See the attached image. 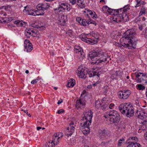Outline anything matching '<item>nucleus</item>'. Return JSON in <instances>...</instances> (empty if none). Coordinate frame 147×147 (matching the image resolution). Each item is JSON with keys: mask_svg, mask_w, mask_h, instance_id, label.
Masks as SVG:
<instances>
[{"mask_svg": "<svg viewBox=\"0 0 147 147\" xmlns=\"http://www.w3.org/2000/svg\"><path fill=\"white\" fill-rule=\"evenodd\" d=\"M129 140H132V141L135 140L136 141L138 139L136 137H132L129 138Z\"/></svg>", "mask_w": 147, "mask_h": 147, "instance_id": "nucleus-44", "label": "nucleus"}, {"mask_svg": "<svg viewBox=\"0 0 147 147\" xmlns=\"http://www.w3.org/2000/svg\"><path fill=\"white\" fill-rule=\"evenodd\" d=\"M63 102V100L61 99L60 100H59L58 101L57 104L59 105L61 103Z\"/></svg>", "mask_w": 147, "mask_h": 147, "instance_id": "nucleus-55", "label": "nucleus"}, {"mask_svg": "<svg viewBox=\"0 0 147 147\" xmlns=\"http://www.w3.org/2000/svg\"><path fill=\"white\" fill-rule=\"evenodd\" d=\"M70 9V8L68 7L67 3L60 2L59 3V7L57 8L54 9V10L55 11H57L58 12H60V11H65V10H67L68 11Z\"/></svg>", "mask_w": 147, "mask_h": 147, "instance_id": "nucleus-7", "label": "nucleus"}, {"mask_svg": "<svg viewBox=\"0 0 147 147\" xmlns=\"http://www.w3.org/2000/svg\"><path fill=\"white\" fill-rule=\"evenodd\" d=\"M32 29V28H31V32L34 34L35 33V31L34 30H33Z\"/></svg>", "mask_w": 147, "mask_h": 147, "instance_id": "nucleus-64", "label": "nucleus"}, {"mask_svg": "<svg viewBox=\"0 0 147 147\" xmlns=\"http://www.w3.org/2000/svg\"><path fill=\"white\" fill-rule=\"evenodd\" d=\"M114 106L115 105L113 103H111L109 105V106H108V107L110 109H113V107H114Z\"/></svg>", "mask_w": 147, "mask_h": 147, "instance_id": "nucleus-49", "label": "nucleus"}, {"mask_svg": "<svg viewBox=\"0 0 147 147\" xmlns=\"http://www.w3.org/2000/svg\"><path fill=\"white\" fill-rule=\"evenodd\" d=\"M113 18L114 21L117 23L122 21L123 22H125L129 20L128 16L125 13L123 14L122 13H116Z\"/></svg>", "mask_w": 147, "mask_h": 147, "instance_id": "nucleus-6", "label": "nucleus"}, {"mask_svg": "<svg viewBox=\"0 0 147 147\" xmlns=\"http://www.w3.org/2000/svg\"><path fill=\"white\" fill-rule=\"evenodd\" d=\"M58 136V134L57 133L55 134L53 136V137H54L55 138H56Z\"/></svg>", "mask_w": 147, "mask_h": 147, "instance_id": "nucleus-58", "label": "nucleus"}, {"mask_svg": "<svg viewBox=\"0 0 147 147\" xmlns=\"http://www.w3.org/2000/svg\"><path fill=\"white\" fill-rule=\"evenodd\" d=\"M31 26L32 27L35 28H40V29L41 30V28H42L43 30H44L45 29V27H43L42 26L41 27H39V26H38L37 25H35L34 24H31Z\"/></svg>", "mask_w": 147, "mask_h": 147, "instance_id": "nucleus-35", "label": "nucleus"}, {"mask_svg": "<svg viewBox=\"0 0 147 147\" xmlns=\"http://www.w3.org/2000/svg\"><path fill=\"white\" fill-rule=\"evenodd\" d=\"M4 19H5V20H6V22H10L13 20V18L12 17L8 18H5Z\"/></svg>", "mask_w": 147, "mask_h": 147, "instance_id": "nucleus-42", "label": "nucleus"}, {"mask_svg": "<svg viewBox=\"0 0 147 147\" xmlns=\"http://www.w3.org/2000/svg\"><path fill=\"white\" fill-rule=\"evenodd\" d=\"M91 124V122H89V123H87L86 122H84V123L82 125V123H81V127L80 129L83 133L85 135L89 133L90 131L89 126Z\"/></svg>", "mask_w": 147, "mask_h": 147, "instance_id": "nucleus-8", "label": "nucleus"}, {"mask_svg": "<svg viewBox=\"0 0 147 147\" xmlns=\"http://www.w3.org/2000/svg\"><path fill=\"white\" fill-rule=\"evenodd\" d=\"M124 36L121 38L120 40L121 43H116V45L121 48H123L122 47H130L135 49L137 44L138 39L136 36V34L134 29H130L127 30L125 32Z\"/></svg>", "mask_w": 147, "mask_h": 147, "instance_id": "nucleus-1", "label": "nucleus"}, {"mask_svg": "<svg viewBox=\"0 0 147 147\" xmlns=\"http://www.w3.org/2000/svg\"><path fill=\"white\" fill-rule=\"evenodd\" d=\"M122 74V71L120 70H117L116 71L115 74H113L114 75L113 76H120Z\"/></svg>", "mask_w": 147, "mask_h": 147, "instance_id": "nucleus-30", "label": "nucleus"}, {"mask_svg": "<svg viewBox=\"0 0 147 147\" xmlns=\"http://www.w3.org/2000/svg\"><path fill=\"white\" fill-rule=\"evenodd\" d=\"M56 138H55L54 137H53V140L52 141V143H53V145H55V139Z\"/></svg>", "mask_w": 147, "mask_h": 147, "instance_id": "nucleus-53", "label": "nucleus"}, {"mask_svg": "<svg viewBox=\"0 0 147 147\" xmlns=\"http://www.w3.org/2000/svg\"><path fill=\"white\" fill-rule=\"evenodd\" d=\"M25 34L28 38H29L31 35L32 36H34L33 34H31V32H25Z\"/></svg>", "mask_w": 147, "mask_h": 147, "instance_id": "nucleus-37", "label": "nucleus"}, {"mask_svg": "<svg viewBox=\"0 0 147 147\" xmlns=\"http://www.w3.org/2000/svg\"><path fill=\"white\" fill-rule=\"evenodd\" d=\"M124 139L123 138H122L119 140L118 143V146H120L121 145V144L122 143V141H124Z\"/></svg>", "mask_w": 147, "mask_h": 147, "instance_id": "nucleus-41", "label": "nucleus"}, {"mask_svg": "<svg viewBox=\"0 0 147 147\" xmlns=\"http://www.w3.org/2000/svg\"><path fill=\"white\" fill-rule=\"evenodd\" d=\"M144 136L145 139L147 140V131L146 133L144 134Z\"/></svg>", "mask_w": 147, "mask_h": 147, "instance_id": "nucleus-57", "label": "nucleus"}, {"mask_svg": "<svg viewBox=\"0 0 147 147\" xmlns=\"http://www.w3.org/2000/svg\"><path fill=\"white\" fill-rule=\"evenodd\" d=\"M142 122L143 125H146L147 124V121H146L145 120L144 121H143V122Z\"/></svg>", "mask_w": 147, "mask_h": 147, "instance_id": "nucleus-56", "label": "nucleus"}, {"mask_svg": "<svg viewBox=\"0 0 147 147\" xmlns=\"http://www.w3.org/2000/svg\"><path fill=\"white\" fill-rule=\"evenodd\" d=\"M70 2L72 5H74L76 3V0H69Z\"/></svg>", "mask_w": 147, "mask_h": 147, "instance_id": "nucleus-45", "label": "nucleus"}, {"mask_svg": "<svg viewBox=\"0 0 147 147\" xmlns=\"http://www.w3.org/2000/svg\"><path fill=\"white\" fill-rule=\"evenodd\" d=\"M129 144L127 147H141V145L138 143L135 142H128Z\"/></svg>", "mask_w": 147, "mask_h": 147, "instance_id": "nucleus-22", "label": "nucleus"}, {"mask_svg": "<svg viewBox=\"0 0 147 147\" xmlns=\"http://www.w3.org/2000/svg\"><path fill=\"white\" fill-rule=\"evenodd\" d=\"M75 80L72 78L69 80L66 86L68 87H73L75 85Z\"/></svg>", "mask_w": 147, "mask_h": 147, "instance_id": "nucleus-25", "label": "nucleus"}, {"mask_svg": "<svg viewBox=\"0 0 147 147\" xmlns=\"http://www.w3.org/2000/svg\"><path fill=\"white\" fill-rule=\"evenodd\" d=\"M145 2L142 1H137V4L135 6V7H139L140 6L141 4H145Z\"/></svg>", "mask_w": 147, "mask_h": 147, "instance_id": "nucleus-34", "label": "nucleus"}, {"mask_svg": "<svg viewBox=\"0 0 147 147\" xmlns=\"http://www.w3.org/2000/svg\"><path fill=\"white\" fill-rule=\"evenodd\" d=\"M120 112L123 114H125L127 117H130L134 115V108L131 105L127 103L121 104L119 107Z\"/></svg>", "mask_w": 147, "mask_h": 147, "instance_id": "nucleus-3", "label": "nucleus"}, {"mask_svg": "<svg viewBox=\"0 0 147 147\" xmlns=\"http://www.w3.org/2000/svg\"><path fill=\"white\" fill-rule=\"evenodd\" d=\"M99 135L100 139L105 140L110 136V132L105 129L100 130L99 131Z\"/></svg>", "mask_w": 147, "mask_h": 147, "instance_id": "nucleus-11", "label": "nucleus"}, {"mask_svg": "<svg viewBox=\"0 0 147 147\" xmlns=\"http://www.w3.org/2000/svg\"><path fill=\"white\" fill-rule=\"evenodd\" d=\"M25 49L26 50L27 52H30L32 49V44L29 40H26L24 42Z\"/></svg>", "mask_w": 147, "mask_h": 147, "instance_id": "nucleus-15", "label": "nucleus"}, {"mask_svg": "<svg viewBox=\"0 0 147 147\" xmlns=\"http://www.w3.org/2000/svg\"><path fill=\"white\" fill-rule=\"evenodd\" d=\"M45 11L49 7V5L47 3H44L41 4Z\"/></svg>", "mask_w": 147, "mask_h": 147, "instance_id": "nucleus-33", "label": "nucleus"}, {"mask_svg": "<svg viewBox=\"0 0 147 147\" xmlns=\"http://www.w3.org/2000/svg\"><path fill=\"white\" fill-rule=\"evenodd\" d=\"M67 19V16L63 15L61 17V19L58 22V23L64 26L65 24V20Z\"/></svg>", "mask_w": 147, "mask_h": 147, "instance_id": "nucleus-24", "label": "nucleus"}, {"mask_svg": "<svg viewBox=\"0 0 147 147\" xmlns=\"http://www.w3.org/2000/svg\"><path fill=\"white\" fill-rule=\"evenodd\" d=\"M30 9L29 7L27 6L24 7V9L23 10V12L24 13H26L29 12Z\"/></svg>", "mask_w": 147, "mask_h": 147, "instance_id": "nucleus-39", "label": "nucleus"}, {"mask_svg": "<svg viewBox=\"0 0 147 147\" xmlns=\"http://www.w3.org/2000/svg\"><path fill=\"white\" fill-rule=\"evenodd\" d=\"M69 125L70 126V130H69V128L68 127L67 129V131H69V133H67V136L68 137L69 136H71L72 134L74 132V131L75 126H76L75 125H74V123L72 122L69 124Z\"/></svg>", "mask_w": 147, "mask_h": 147, "instance_id": "nucleus-17", "label": "nucleus"}, {"mask_svg": "<svg viewBox=\"0 0 147 147\" xmlns=\"http://www.w3.org/2000/svg\"><path fill=\"white\" fill-rule=\"evenodd\" d=\"M131 94V91L129 90H124L119 91L118 92V97L121 99H126Z\"/></svg>", "mask_w": 147, "mask_h": 147, "instance_id": "nucleus-9", "label": "nucleus"}, {"mask_svg": "<svg viewBox=\"0 0 147 147\" xmlns=\"http://www.w3.org/2000/svg\"><path fill=\"white\" fill-rule=\"evenodd\" d=\"M38 80V79L34 80L31 82V83L32 84H34L36 83L37 82V81Z\"/></svg>", "mask_w": 147, "mask_h": 147, "instance_id": "nucleus-46", "label": "nucleus"}, {"mask_svg": "<svg viewBox=\"0 0 147 147\" xmlns=\"http://www.w3.org/2000/svg\"><path fill=\"white\" fill-rule=\"evenodd\" d=\"M31 32V28H27L25 30V32Z\"/></svg>", "mask_w": 147, "mask_h": 147, "instance_id": "nucleus-52", "label": "nucleus"}, {"mask_svg": "<svg viewBox=\"0 0 147 147\" xmlns=\"http://www.w3.org/2000/svg\"><path fill=\"white\" fill-rule=\"evenodd\" d=\"M6 20H3V21H1V20H0V23L1 22L2 23H6Z\"/></svg>", "mask_w": 147, "mask_h": 147, "instance_id": "nucleus-60", "label": "nucleus"}, {"mask_svg": "<svg viewBox=\"0 0 147 147\" xmlns=\"http://www.w3.org/2000/svg\"><path fill=\"white\" fill-rule=\"evenodd\" d=\"M77 73L80 78L84 79L86 78L87 71L84 69L80 67L77 69Z\"/></svg>", "mask_w": 147, "mask_h": 147, "instance_id": "nucleus-12", "label": "nucleus"}, {"mask_svg": "<svg viewBox=\"0 0 147 147\" xmlns=\"http://www.w3.org/2000/svg\"><path fill=\"white\" fill-rule=\"evenodd\" d=\"M147 116V114L142 111H140L139 114L138 115L139 118L141 119L146 118Z\"/></svg>", "mask_w": 147, "mask_h": 147, "instance_id": "nucleus-27", "label": "nucleus"}, {"mask_svg": "<svg viewBox=\"0 0 147 147\" xmlns=\"http://www.w3.org/2000/svg\"><path fill=\"white\" fill-rule=\"evenodd\" d=\"M136 81L143 84L147 83V73L137 72L135 73Z\"/></svg>", "mask_w": 147, "mask_h": 147, "instance_id": "nucleus-5", "label": "nucleus"}, {"mask_svg": "<svg viewBox=\"0 0 147 147\" xmlns=\"http://www.w3.org/2000/svg\"><path fill=\"white\" fill-rule=\"evenodd\" d=\"M22 111H24V112L25 113H27V112H28V111L27 109L24 110L23 109H22Z\"/></svg>", "mask_w": 147, "mask_h": 147, "instance_id": "nucleus-62", "label": "nucleus"}, {"mask_svg": "<svg viewBox=\"0 0 147 147\" xmlns=\"http://www.w3.org/2000/svg\"><path fill=\"white\" fill-rule=\"evenodd\" d=\"M102 101H97L95 103L96 107L98 109L100 108L101 109V107L102 105Z\"/></svg>", "mask_w": 147, "mask_h": 147, "instance_id": "nucleus-29", "label": "nucleus"}, {"mask_svg": "<svg viewBox=\"0 0 147 147\" xmlns=\"http://www.w3.org/2000/svg\"><path fill=\"white\" fill-rule=\"evenodd\" d=\"M89 15H91V16L93 18H96V17H97L96 15V14L95 15L94 14H93L91 10L88 11L87 13L86 14V16H88Z\"/></svg>", "mask_w": 147, "mask_h": 147, "instance_id": "nucleus-32", "label": "nucleus"}, {"mask_svg": "<svg viewBox=\"0 0 147 147\" xmlns=\"http://www.w3.org/2000/svg\"><path fill=\"white\" fill-rule=\"evenodd\" d=\"M54 145H53V143H52V142H49L46 145V147H53V146H54Z\"/></svg>", "mask_w": 147, "mask_h": 147, "instance_id": "nucleus-38", "label": "nucleus"}, {"mask_svg": "<svg viewBox=\"0 0 147 147\" xmlns=\"http://www.w3.org/2000/svg\"><path fill=\"white\" fill-rule=\"evenodd\" d=\"M130 5L128 4L125 6L123 8L118 9L116 10V13H122L123 14L125 13L127 14V11L130 9Z\"/></svg>", "mask_w": 147, "mask_h": 147, "instance_id": "nucleus-14", "label": "nucleus"}, {"mask_svg": "<svg viewBox=\"0 0 147 147\" xmlns=\"http://www.w3.org/2000/svg\"><path fill=\"white\" fill-rule=\"evenodd\" d=\"M92 85H88L87 86V87L89 89H90L92 88Z\"/></svg>", "mask_w": 147, "mask_h": 147, "instance_id": "nucleus-59", "label": "nucleus"}, {"mask_svg": "<svg viewBox=\"0 0 147 147\" xmlns=\"http://www.w3.org/2000/svg\"><path fill=\"white\" fill-rule=\"evenodd\" d=\"M84 116L83 118V120H85L86 121L84 122H86L87 123L91 122V123L92 118V114L91 113V111L86 112L84 115Z\"/></svg>", "mask_w": 147, "mask_h": 147, "instance_id": "nucleus-13", "label": "nucleus"}, {"mask_svg": "<svg viewBox=\"0 0 147 147\" xmlns=\"http://www.w3.org/2000/svg\"><path fill=\"white\" fill-rule=\"evenodd\" d=\"M42 128V127H37V129L38 130H39Z\"/></svg>", "mask_w": 147, "mask_h": 147, "instance_id": "nucleus-63", "label": "nucleus"}, {"mask_svg": "<svg viewBox=\"0 0 147 147\" xmlns=\"http://www.w3.org/2000/svg\"><path fill=\"white\" fill-rule=\"evenodd\" d=\"M139 29L140 30H142L143 29V27L142 26H140L139 27Z\"/></svg>", "mask_w": 147, "mask_h": 147, "instance_id": "nucleus-61", "label": "nucleus"}, {"mask_svg": "<svg viewBox=\"0 0 147 147\" xmlns=\"http://www.w3.org/2000/svg\"><path fill=\"white\" fill-rule=\"evenodd\" d=\"M109 103L107 101H104L102 102V105L101 107V109H105L107 108L108 107Z\"/></svg>", "mask_w": 147, "mask_h": 147, "instance_id": "nucleus-28", "label": "nucleus"}, {"mask_svg": "<svg viewBox=\"0 0 147 147\" xmlns=\"http://www.w3.org/2000/svg\"><path fill=\"white\" fill-rule=\"evenodd\" d=\"M75 52L78 53L79 56L80 55L81 57H82L84 56L83 54L84 53H83V50L82 48L78 46H76L75 47Z\"/></svg>", "mask_w": 147, "mask_h": 147, "instance_id": "nucleus-20", "label": "nucleus"}, {"mask_svg": "<svg viewBox=\"0 0 147 147\" xmlns=\"http://www.w3.org/2000/svg\"><path fill=\"white\" fill-rule=\"evenodd\" d=\"M146 12V9L144 7H142L140 13V16L144 14Z\"/></svg>", "mask_w": 147, "mask_h": 147, "instance_id": "nucleus-40", "label": "nucleus"}, {"mask_svg": "<svg viewBox=\"0 0 147 147\" xmlns=\"http://www.w3.org/2000/svg\"><path fill=\"white\" fill-rule=\"evenodd\" d=\"M89 57L92 60V63L96 65L107 61L108 62L111 60L106 53L102 51L98 52L94 51L90 52Z\"/></svg>", "mask_w": 147, "mask_h": 147, "instance_id": "nucleus-2", "label": "nucleus"}, {"mask_svg": "<svg viewBox=\"0 0 147 147\" xmlns=\"http://www.w3.org/2000/svg\"><path fill=\"white\" fill-rule=\"evenodd\" d=\"M88 73L90 77H91L95 76H97L98 77H99L101 73L96 71H90L88 72Z\"/></svg>", "mask_w": 147, "mask_h": 147, "instance_id": "nucleus-23", "label": "nucleus"}, {"mask_svg": "<svg viewBox=\"0 0 147 147\" xmlns=\"http://www.w3.org/2000/svg\"><path fill=\"white\" fill-rule=\"evenodd\" d=\"M80 38L83 41L89 44L93 45L97 42L96 39L95 41V39L88 38L86 35L84 34L81 35L80 36Z\"/></svg>", "mask_w": 147, "mask_h": 147, "instance_id": "nucleus-10", "label": "nucleus"}, {"mask_svg": "<svg viewBox=\"0 0 147 147\" xmlns=\"http://www.w3.org/2000/svg\"><path fill=\"white\" fill-rule=\"evenodd\" d=\"M82 19L80 17L77 18H76L77 21H78L79 23L80 22H81L82 21Z\"/></svg>", "mask_w": 147, "mask_h": 147, "instance_id": "nucleus-48", "label": "nucleus"}, {"mask_svg": "<svg viewBox=\"0 0 147 147\" xmlns=\"http://www.w3.org/2000/svg\"><path fill=\"white\" fill-rule=\"evenodd\" d=\"M14 24H16L18 26H23L24 25H25L26 24V22H23L22 21L16 20L14 22Z\"/></svg>", "mask_w": 147, "mask_h": 147, "instance_id": "nucleus-26", "label": "nucleus"}, {"mask_svg": "<svg viewBox=\"0 0 147 147\" xmlns=\"http://www.w3.org/2000/svg\"><path fill=\"white\" fill-rule=\"evenodd\" d=\"M85 0H77L76 3L79 7L81 8H84L85 7Z\"/></svg>", "mask_w": 147, "mask_h": 147, "instance_id": "nucleus-21", "label": "nucleus"}, {"mask_svg": "<svg viewBox=\"0 0 147 147\" xmlns=\"http://www.w3.org/2000/svg\"><path fill=\"white\" fill-rule=\"evenodd\" d=\"M102 10L103 11L106 10L111 15H115L116 13V10H117L113 9L110 8L107 6H103L102 8Z\"/></svg>", "mask_w": 147, "mask_h": 147, "instance_id": "nucleus-18", "label": "nucleus"}, {"mask_svg": "<svg viewBox=\"0 0 147 147\" xmlns=\"http://www.w3.org/2000/svg\"><path fill=\"white\" fill-rule=\"evenodd\" d=\"M33 10L30 9L29 12L27 13L29 15H31L32 13L33 12Z\"/></svg>", "mask_w": 147, "mask_h": 147, "instance_id": "nucleus-54", "label": "nucleus"}, {"mask_svg": "<svg viewBox=\"0 0 147 147\" xmlns=\"http://www.w3.org/2000/svg\"><path fill=\"white\" fill-rule=\"evenodd\" d=\"M65 111L63 109H61L59 110L58 111L57 113H58L60 114L61 113H63Z\"/></svg>", "mask_w": 147, "mask_h": 147, "instance_id": "nucleus-47", "label": "nucleus"}, {"mask_svg": "<svg viewBox=\"0 0 147 147\" xmlns=\"http://www.w3.org/2000/svg\"><path fill=\"white\" fill-rule=\"evenodd\" d=\"M137 87L139 90H143L145 88V87L141 84H138L137 85Z\"/></svg>", "mask_w": 147, "mask_h": 147, "instance_id": "nucleus-36", "label": "nucleus"}, {"mask_svg": "<svg viewBox=\"0 0 147 147\" xmlns=\"http://www.w3.org/2000/svg\"><path fill=\"white\" fill-rule=\"evenodd\" d=\"M88 22L85 19H82V22H80V24L84 26H85L87 25V24H88Z\"/></svg>", "mask_w": 147, "mask_h": 147, "instance_id": "nucleus-31", "label": "nucleus"}, {"mask_svg": "<svg viewBox=\"0 0 147 147\" xmlns=\"http://www.w3.org/2000/svg\"><path fill=\"white\" fill-rule=\"evenodd\" d=\"M107 116L111 124L117 123L120 119L119 114L117 111L114 110L110 111Z\"/></svg>", "mask_w": 147, "mask_h": 147, "instance_id": "nucleus-4", "label": "nucleus"}, {"mask_svg": "<svg viewBox=\"0 0 147 147\" xmlns=\"http://www.w3.org/2000/svg\"><path fill=\"white\" fill-rule=\"evenodd\" d=\"M66 34H67V36H69L70 37L72 36H73L72 31L71 30L68 31L66 33Z\"/></svg>", "mask_w": 147, "mask_h": 147, "instance_id": "nucleus-43", "label": "nucleus"}, {"mask_svg": "<svg viewBox=\"0 0 147 147\" xmlns=\"http://www.w3.org/2000/svg\"><path fill=\"white\" fill-rule=\"evenodd\" d=\"M89 20H90V21H89L88 22V24H95V22L94 21H92L91 22V20L90 19H89Z\"/></svg>", "mask_w": 147, "mask_h": 147, "instance_id": "nucleus-51", "label": "nucleus"}, {"mask_svg": "<svg viewBox=\"0 0 147 147\" xmlns=\"http://www.w3.org/2000/svg\"><path fill=\"white\" fill-rule=\"evenodd\" d=\"M36 8L37 10L36 12V14L37 15H42L44 14L45 10L41 4H38L36 6Z\"/></svg>", "mask_w": 147, "mask_h": 147, "instance_id": "nucleus-16", "label": "nucleus"}, {"mask_svg": "<svg viewBox=\"0 0 147 147\" xmlns=\"http://www.w3.org/2000/svg\"><path fill=\"white\" fill-rule=\"evenodd\" d=\"M85 103L84 102L82 101V100L80 99L79 100H77L76 101V107L78 109L84 107V106L85 105Z\"/></svg>", "mask_w": 147, "mask_h": 147, "instance_id": "nucleus-19", "label": "nucleus"}, {"mask_svg": "<svg viewBox=\"0 0 147 147\" xmlns=\"http://www.w3.org/2000/svg\"><path fill=\"white\" fill-rule=\"evenodd\" d=\"M0 14L1 15H3V16H6L7 15L6 13L3 11H0Z\"/></svg>", "mask_w": 147, "mask_h": 147, "instance_id": "nucleus-50", "label": "nucleus"}]
</instances>
